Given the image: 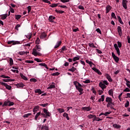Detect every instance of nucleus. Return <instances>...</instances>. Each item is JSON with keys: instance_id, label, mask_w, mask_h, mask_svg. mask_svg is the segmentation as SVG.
I'll use <instances>...</instances> for the list:
<instances>
[{"instance_id": "nucleus-15", "label": "nucleus", "mask_w": 130, "mask_h": 130, "mask_svg": "<svg viewBox=\"0 0 130 130\" xmlns=\"http://www.w3.org/2000/svg\"><path fill=\"white\" fill-rule=\"evenodd\" d=\"M92 70L94 71L95 73L98 74V75H102V73L99 70V69H97L96 68H92Z\"/></svg>"}, {"instance_id": "nucleus-5", "label": "nucleus", "mask_w": 130, "mask_h": 130, "mask_svg": "<svg viewBox=\"0 0 130 130\" xmlns=\"http://www.w3.org/2000/svg\"><path fill=\"white\" fill-rule=\"evenodd\" d=\"M8 44H12V45H16V44H21V42L18 41H10L7 42Z\"/></svg>"}, {"instance_id": "nucleus-22", "label": "nucleus", "mask_w": 130, "mask_h": 130, "mask_svg": "<svg viewBox=\"0 0 130 130\" xmlns=\"http://www.w3.org/2000/svg\"><path fill=\"white\" fill-rule=\"evenodd\" d=\"M34 49H36L38 51H40L41 50V46L37 45Z\"/></svg>"}, {"instance_id": "nucleus-41", "label": "nucleus", "mask_w": 130, "mask_h": 130, "mask_svg": "<svg viewBox=\"0 0 130 130\" xmlns=\"http://www.w3.org/2000/svg\"><path fill=\"white\" fill-rule=\"evenodd\" d=\"M57 111L59 112V113H62V112H64V109L58 108L57 109Z\"/></svg>"}, {"instance_id": "nucleus-57", "label": "nucleus", "mask_w": 130, "mask_h": 130, "mask_svg": "<svg viewBox=\"0 0 130 130\" xmlns=\"http://www.w3.org/2000/svg\"><path fill=\"white\" fill-rule=\"evenodd\" d=\"M103 84L104 85H106L107 86H108V85H109V83H108V81H107V80H104L103 81Z\"/></svg>"}, {"instance_id": "nucleus-6", "label": "nucleus", "mask_w": 130, "mask_h": 130, "mask_svg": "<svg viewBox=\"0 0 130 130\" xmlns=\"http://www.w3.org/2000/svg\"><path fill=\"white\" fill-rule=\"evenodd\" d=\"M0 84L1 85H2V86H4L5 87H6V89H7V90H11L12 89V86L8 85V84L3 82H0Z\"/></svg>"}, {"instance_id": "nucleus-25", "label": "nucleus", "mask_w": 130, "mask_h": 130, "mask_svg": "<svg viewBox=\"0 0 130 130\" xmlns=\"http://www.w3.org/2000/svg\"><path fill=\"white\" fill-rule=\"evenodd\" d=\"M2 81L3 82L8 83V82H14V81H15V79H3Z\"/></svg>"}, {"instance_id": "nucleus-63", "label": "nucleus", "mask_w": 130, "mask_h": 130, "mask_svg": "<svg viewBox=\"0 0 130 130\" xmlns=\"http://www.w3.org/2000/svg\"><path fill=\"white\" fill-rule=\"evenodd\" d=\"M52 76H58L59 75V73L58 72H56V73H52Z\"/></svg>"}, {"instance_id": "nucleus-32", "label": "nucleus", "mask_w": 130, "mask_h": 130, "mask_svg": "<svg viewBox=\"0 0 130 130\" xmlns=\"http://www.w3.org/2000/svg\"><path fill=\"white\" fill-rule=\"evenodd\" d=\"M108 94L110 96H113V89H110L108 91Z\"/></svg>"}, {"instance_id": "nucleus-29", "label": "nucleus", "mask_w": 130, "mask_h": 130, "mask_svg": "<svg viewBox=\"0 0 130 130\" xmlns=\"http://www.w3.org/2000/svg\"><path fill=\"white\" fill-rule=\"evenodd\" d=\"M7 17H8V14L6 13L1 16V19L2 20H6V19H7Z\"/></svg>"}, {"instance_id": "nucleus-7", "label": "nucleus", "mask_w": 130, "mask_h": 130, "mask_svg": "<svg viewBox=\"0 0 130 130\" xmlns=\"http://www.w3.org/2000/svg\"><path fill=\"white\" fill-rule=\"evenodd\" d=\"M114 47L116 51L118 56H119V55H120V50H119V48H118V46H117V44H115L114 45Z\"/></svg>"}, {"instance_id": "nucleus-61", "label": "nucleus", "mask_w": 130, "mask_h": 130, "mask_svg": "<svg viewBox=\"0 0 130 130\" xmlns=\"http://www.w3.org/2000/svg\"><path fill=\"white\" fill-rule=\"evenodd\" d=\"M83 83L85 84H89L90 83V79H87L85 81H83Z\"/></svg>"}, {"instance_id": "nucleus-53", "label": "nucleus", "mask_w": 130, "mask_h": 130, "mask_svg": "<svg viewBox=\"0 0 130 130\" xmlns=\"http://www.w3.org/2000/svg\"><path fill=\"white\" fill-rule=\"evenodd\" d=\"M14 104H15V103L14 102L9 101L8 106H13V105H14Z\"/></svg>"}, {"instance_id": "nucleus-18", "label": "nucleus", "mask_w": 130, "mask_h": 130, "mask_svg": "<svg viewBox=\"0 0 130 130\" xmlns=\"http://www.w3.org/2000/svg\"><path fill=\"white\" fill-rule=\"evenodd\" d=\"M16 87H17V88H24L25 85H24L23 83H20L16 84Z\"/></svg>"}, {"instance_id": "nucleus-49", "label": "nucleus", "mask_w": 130, "mask_h": 130, "mask_svg": "<svg viewBox=\"0 0 130 130\" xmlns=\"http://www.w3.org/2000/svg\"><path fill=\"white\" fill-rule=\"evenodd\" d=\"M25 62H26V63H34V61L26 60H25Z\"/></svg>"}, {"instance_id": "nucleus-43", "label": "nucleus", "mask_w": 130, "mask_h": 130, "mask_svg": "<svg viewBox=\"0 0 130 130\" xmlns=\"http://www.w3.org/2000/svg\"><path fill=\"white\" fill-rule=\"evenodd\" d=\"M80 60V57L79 56H76L73 58V61H76V60Z\"/></svg>"}, {"instance_id": "nucleus-38", "label": "nucleus", "mask_w": 130, "mask_h": 130, "mask_svg": "<svg viewBox=\"0 0 130 130\" xmlns=\"http://www.w3.org/2000/svg\"><path fill=\"white\" fill-rule=\"evenodd\" d=\"M55 12L57 14H63V13H64V11L62 10H57L56 9L55 10Z\"/></svg>"}, {"instance_id": "nucleus-11", "label": "nucleus", "mask_w": 130, "mask_h": 130, "mask_svg": "<svg viewBox=\"0 0 130 130\" xmlns=\"http://www.w3.org/2000/svg\"><path fill=\"white\" fill-rule=\"evenodd\" d=\"M117 29V32L119 36L120 37L122 36V29H121V27H120V26H118Z\"/></svg>"}, {"instance_id": "nucleus-10", "label": "nucleus", "mask_w": 130, "mask_h": 130, "mask_svg": "<svg viewBox=\"0 0 130 130\" xmlns=\"http://www.w3.org/2000/svg\"><path fill=\"white\" fill-rule=\"evenodd\" d=\"M112 9V7L110 5H107V6L106 7V14H108V13H109V12L111 11Z\"/></svg>"}, {"instance_id": "nucleus-8", "label": "nucleus", "mask_w": 130, "mask_h": 130, "mask_svg": "<svg viewBox=\"0 0 130 130\" xmlns=\"http://www.w3.org/2000/svg\"><path fill=\"white\" fill-rule=\"evenodd\" d=\"M31 54H33V55H35V56H37V55H39V56H41V55H42L41 53L37 52L36 49H32V52Z\"/></svg>"}, {"instance_id": "nucleus-26", "label": "nucleus", "mask_w": 130, "mask_h": 130, "mask_svg": "<svg viewBox=\"0 0 130 130\" xmlns=\"http://www.w3.org/2000/svg\"><path fill=\"white\" fill-rule=\"evenodd\" d=\"M77 70V68H75V67H72V68L71 69H70L68 70L69 72H72L73 73H74V72H75V71Z\"/></svg>"}, {"instance_id": "nucleus-56", "label": "nucleus", "mask_w": 130, "mask_h": 130, "mask_svg": "<svg viewBox=\"0 0 130 130\" xmlns=\"http://www.w3.org/2000/svg\"><path fill=\"white\" fill-rule=\"evenodd\" d=\"M31 36H32V34H29L28 35H27L26 36V38H28L29 39V40H30V39H31Z\"/></svg>"}, {"instance_id": "nucleus-16", "label": "nucleus", "mask_w": 130, "mask_h": 130, "mask_svg": "<svg viewBox=\"0 0 130 130\" xmlns=\"http://www.w3.org/2000/svg\"><path fill=\"white\" fill-rule=\"evenodd\" d=\"M99 86L102 89V90H104V89H106V87H107L106 85H105V84H104L103 83L101 82L99 83Z\"/></svg>"}, {"instance_id": "nucleus-51", "label": "nucleus", "mask_w": 130, "mask_h": 130, "mask_svg": "<svg viewBox=\"0 0 130 130\" xmlns=\"http://www.w3.org/2000/svg\"><path fill=\"white\" fill-rule=\"evenodd\" d=\"M42 1L44 3H46V4H49V5H51V3L50 2V1L48 0H42Z\"/></svg>"}, {"instance_id": "nucleus-37", "label": "nucleus", "mask_w": 130, "mask_h": 130, "mask_svg": "<svg viewBox=\"0 0 130 130\" xmlns=\"http://www.w3.org/2000/svg\"><path fill=\"white\" fill-rule=\"evenodd\" d=\"M20 77L22 78V79H23V80H24L25 81H27L28 80V78L22 74H20Z\"/></svg>"}, {"instance_id": "nucleus-2", "label": "nucleus", "mask_w": 130, "mask_h": 130, "mask_svg": "<svg viewBox=\"0 0 130 130\" xmlns=\"http://www.w3.org/2000/svg\"><path fill=\"white\" fill-rule=\"evenodd\" d=\"M106 102L108 104H107V108H109V106L111 105H114V103H113V100L111 98L107 97L106 98Z\"/></svg>"}, {"instance_id": "nucleus-9", "label": "nucleus", "mask_w": 130, "mask_h": 130, "mask_svg": "<svg viewBox=\"0 0 130 130\" xmlns=\"http://www.w3.org/2000/svg\"><path fill=\"white\" fill-rule=\"evenodd\" d=\"M112 56L116 62L117 63L119 61V58L115 55L114 52H112Z\"/></svg>"}, {"instance_id": "nucleus-13", "label": "nucleus", "mask_w": 130, "mask_h": 130, "mask_svg": "<svg viewBox=\"0 0 130 130\" xmlns=\"http://www.w3.org/2000/svg\"><path fill=\"white\" fill-rule=\"evenodd\" d=\"M82 110H84V111H90L91 109H92V108L91 107H90V106L89 107H83L82 108Z\"/></svg>"}, {"instance_id": "nucleus-44", "label": "nucleus", "mask_w": 130, "mask_h": 130, "mask_svg": "<svg viewBox=\"0 0 130 130\" xmlns=\"http://www.w3.org/2000/svg\"><path fill=\"white\" fill-rule=\"evenodd\" d=\"M9 61H10L9 63H10V66H13V64H14V61L13 60V58H10Z\"/></svg>"}, {"instance_id": "nucleus-14", "label": "nucleus", "mask_w": 130, "mask_h": 130, "mask_svg": "<svg viewBox=\"0 0 130 130\" xmlns=\"http://www.w3.org/2000/svg\"><path fill=\"white\" fill-rule=\"evenodd\" d=\"M39 108H40V107H39V106H36L34 107V108L33 109L34 114H35V113H36V112H38V110H39Z\"/></svg>"}, {"instance_id": "nucleus-23", "label": "nucleus", "mask_w": 130, "mask_h": 130, "mask_svg": "<svg viewBox=\"0 0 130 130\" xmlns=\"http://www.w3.org/2000/svg\"><path fill=\"white\" fill-rule=\"evenodd\" d=\"M35 93H38L39 95H41L43 92L40 89H37L35 90Z\"/></svg>"}, {"instance_id": "nucleus-27", "label": "nucleus", "mask_w": 130, "mask_h": 130, "mask_svg": "<svg viewBox=\"0 0 130 130\" xmlns=\"http://www.w3.org/2000/svg\"><path fill=\"white\" fill-rule=\"evenodd\" d=\"M63 117H66L67 120H70V117H69V114L67 113H64L63 114Z\"/></svg>"}, {"instance_id": "nucleus-64", "label": "nucleus", "mask_w": 130, "mask_h": 130, "mask_svg": "<svg viewBox=\"0 0 130 130\" xmlns=\"http://www.w3.org/2000/svg\"><path fill=\"white\" fill-rule=\"evenodd\" d=\"M96 31L98 33H99L100 34H102V32H101V30L100 29V28H97L96 29Z\"/></svg>"}, {"instance_id": "nucleus-3", "label": "nucleus", "mask_w": 130, "mask_h": 130, "mask_svg": "<svg viewBox=\"0 0 130 130\" xmlns=\"http://www.w3.org/2000/svg\"><path fill=\"white\" fill-rule=\"evenodd\" d=\"M127 3H128V1L127 0H122V6L125 10L127 9Z\"/></svg>"}, {"instance_id": "nucleus-34", "label": "nucleus", "mask_w": 130, "mask_h": 130, "mask_svg": "<svg viewBox=\"0 0 130 130\" xmlns=\"http://www.w3.org/2000/svg\"><path fill=\"white\" fill-rule=\"evenodd\" d=\"M30 115H32V114L31 113L25 114L23 115V117H24V118H27V117H29Z\"/></svg>"}, {"instance_id": "nucleus-1", "label": "nucleus", "mask_w": 130, "mask_h": 130, "mask_svg": "<svg viewBox=\"0 0 130 130\" xmlns=\"http://www.w3.org/2000/svg\"><path fill=\"white\" fill-rule=\"evenodd\" d=\"M73 84L74 86H75L76 89L78 90V91L80 93L79 95H82L83 94V91H84V89L82 88V87L83 86L78 81H74Z\"/></svg>"}, {"instance_id": "nucleus-60", "label": "nucleus", "mask_w": 130, "mask_h": 130, "mask_svg": "<svg viewBox=\"0 0 130 130\" xmlns=\"http://www.w3.org/2000/svg\"><path fill=\"white\" fill-rule=\"evenodd\" d=\"M27 9H28V14H29V13L31 12V10H32V8L31 7V6H28L27 7Z\"/></svg>"}, {"instance_id": "nucleus-45", "label": "nucleus", "mask_w": 130, "mask_h": 130, "mask_svg": "<svg viewBox=\"0 0 130 130\" xmlns=\"http://www.w3.org/2000/svg\"><path fill=\"white\" fill-rule=\"evenodd\" d=\"M117 43L118 44L117 46L118 47H119V48H120L122 46V44H121V42L118 41Z\"/></svg>"}, {"instance_id": "nucleus-42", "label": "nucleus", "mask_w": 130, "mask_h": 130, "mask_svg": "<svg viewBox=\"0 0 130 130\" xmlns=\"http://www.w3.org/2000/svg\"><path fill=\"white\" fill-rule=\"evenodd\" d=\"M124 106L126 108H127V107L129 106V102L128 101H126V103L124 104Z\"/></svg>"}, {"instance_id": "nucleus-47", "label": "nucleus", "mask_w": 130, "mask_h": 130, "mask_svg": "<svg viewBox=\"0 0 130 130\" xmlns=\"http://www.w3.org/2000/svg\"><path fill=\"white\" fill-rule=\"evenodd\" d=\"M87 117L88 118H89L90 119L95 117V115H92V114H90L89 115L87 116Z\"/></svg>"}, {"instance_id": "nucleus-33", "label": "nucleus", "mask_w": 130, "mask_h": 130, "mask_svg": "<svg viewBox=\"0 0 130 130\" xmlns=\"http://www.w3.org/2000/svg\"><path fill=\"white\" fill-rule=\"evenodd\" d=\"M60 4L58 3V4H53L52 5H51L50 6V7L51 8H56V7H57L58 6V5H59Z\"/></svg>"}, {"instance_id": "nucleus-36", "label": "nucleus", "mask_w": 130, "mask_h": 130, "mask_svg": "<svg viewBox=\"0 0 130 130\" xmlns=\"http://www.w3.org/2000/svg\"><path fill=\"white\" fill-rule=\"evenodd\" d=\"M113 127H114L115 128H120L121 126L119 125H118L117 124H114L113 125Z\"/></svg>"}, {"instance_id": "nucleus-30", "label": "nucleus", "mask_w": 130, "mask_h": 130, "mask_svg": "<svg viewBox=\"0 0 130 130\" xmlns=\"http://www.w3.org/2000/svg\"><path fill=\"white\" fill-rule=\"evenodd\" d=\"M118 22H119L120 24H121V25H123V22H122V20H121V18L120 16H117Z\"/></svg>"}, {"instance_id": "nucleus-35", "label": "nucleus", "mask_w": 130, "mask_h": 130, "mask_svg": "<svg viewBox=\"0 0 130 130\" xmlns=\"http://www.w3.org/2000/svg\"><path fill=\"white\" fill-rule=\"evenodd\" d=\"M55 85L53 84H50L49 86L47 87V89H55Z\"/></svg>"}, {"instance_id": "nucleus-54", "label": "nucleus", "mask_w": 130, "mask_h": 130, "mask_svg": "<svg viewBox=\"0 0 130 130\" xmlns=\"http://www.w3.org/2000/svg\"><path fill=\"white\" fill-rule=\"evenodd\" d=\"M30 82H33L34 83H36L37 82V80L35 78H31L30 79Z\"/></svg>"}, {"instance_id": "nucleus-55", "label": "nucleus", "mask_w": 130, "mask_h": 130, "mask_svg": "<svg viewBox=\"0 0 130 130\" xmlns=\"http://www.w3.org/2000/svg\"><path fill=\"white\" fill-rule=\"evenodd\" d=\"M78 9H79V10H85V8L82 5L78 6Z\"/></svg>"}, {"instance_id": "nucleus-58", "label": "nucleus", "mask_w": 130, "mask_h": 130, "mask_svg": "<svg viewBox=\"0 0 130 130\" xmlns=\"http://www.w3.org/2000/svg\"><path fill=\"white\" fill-rule=\"evenodd\" d=\"M40 42V40L39 39V38H37V40H36V44H39Z\"/></svg>"}, {"instance_id": "nucleus-21", "label": "nucleus", "mask_w": 130, "mask_h": 130, "mask_svg": "<svg viewBox=\"0 0 130 130\" xmlns=\"http://www.w3.org/2000/svg\"><path fill=\"white\" fill-rule=\"evenodd\" d=\"M106 77L109 82H112V79L111 78V76H110L109 74H106Z\"/></svg>"}, {"instance_id": "nucleus-24", "label": "nucleus", "mask_w": 130, "mask_h": 130, "mask_svg": "<svg viewBox=\"0 0 130 130\" xmlns=\"http://www.w3.org/2000/svg\"><path fill=\"white\" fill-rule=\"evenodd\" d=\"M39 66H41V67H44L47 70H48V67H47V65L45 64V63H39Z\"/></svg>"}, {"instance_id": "nucleus-59", "label": "nucleus", "mask_w": 130, "mask_h": 130, "mask_svg": "<svg viewBox=\"0 0 130 130\" xmlns=\"http://www.w3.org/2000/svg\"><path fill=\"white\" fill-rule=\"evenodd\" d=\"M35 60L37 62H42V60H40L39 58H35Z\"/></svg>"}, {"instance_id": "nucleus-20", "label": "nucleus", "mask_w": 130, "mask_h": 130, "mask_svg": "<svg viewBox=\"0 0 130 130\" xmlns=\"http://www.w3.org/2000/svg\"><path fill=\"white\" fill-rule=\"evenodd\" d=\"M61 45V41L57 42L56 45L54 46V48L56 49V48H58L59 46Z\"/></svg>"}, {"instance_id": "nucleus-31", "label": "nucleus", "mask_w": 130, "mask_h": 130, "mask_svg": "<svg viewBox=\"0 0 130 130\" xmlns=\"http://www.w3.org/2000/svg\"><path fill=\"white\" fill-rule=\"evenodd\" d=\"M86 62L87 63H88V64H89V66L91 67V68H92V64H93L94 66V63L93 62H92V61H89V60H86Z\"/></svg>"}, {"instance_id": "nucleus-40", "label": "nucleus", "mask_w": 130, "mask_h": 130, "mask_svg": "<svg viewBox=\"0 0 130 130\" xmlns=\"http://www.w3.org/2000/svg\"><path fill=\"white\" fill-rule=\"evenodd\" d=\"M9 101H5L4 103V104L2 105L3 107H5V106H9Z\"/></svg>"}, {"instance_id": "nucleus-17", "label": "nucleus", "mask_w": 130, "mask_h": 130, "mask_svg": "<svg viewBox=\"0 0 130 130\" xmlns=\"http://www.w3.org/2000/svg\"><path fill=\"white\" fill-rule=\"evenodd\" d=\"M41 129V130H48L49 129L48 126L46 125V124H45L42 126Z\"/></svg>"}, {"instance_id": "nucleus-12", "label": "nucleus", "mask_w": 130, "mask_h": 130, "mask_svg": "<svg viewBox=\"0 0 130 130\" xmlns=\"http://www.w3.org/2000/svg\"><path fill=\"white\" fill-rule=\"evenodd\" d=\"M53 20H55V17L53 16L52 15H50L49 17L48 20L49 21V22H51V23H53L54 22V21H53Z\"/></svg>"}, {"instance_id": "nucleus-48", "label": "nucleus", "mask_w": 130, "mask_h": 130, "mask_svg": "<svg viewBox=\"0 0 130 130\" xmlns=\"http://www.w3.org/2000/svg\"><path fill=\"white\" fill-rule=\"evenodd\" d=\"M88 45L90 47H92V48H96V46H95V45H94V43H91V44L89 43Z\"/></svg>"}, {"instance_id": "nucleus-46", "label": "nucleus", "mask_w": 130, "mask_h": 130, "mask_svg": "<svg viewBox=\"0 0 130 130\" xmlns=\"http://www.w3.org/2000/svg\"><path fill=\"white\" fill-rule=\"evenodd\" d=\"M21 17H22V16H21L20 15H15V19L16 20H19V19H21Z\"/></svg>"}, {"instance_id": "nucleus-50", "label": "nucleus", "mask_w": 130, "mask_h": 130, "mask_svg": "<svg viewBox=\"0 0 130 130\" xmlns=\"http://www.w3.org/2000/svg\"><path fill=\"white\" fill-rule=\"evenodd\" d=\"M20 27H21V25L19 24H17L15 26L16 30H17V31H19V28H20Z\"/></svg>"}, {"instance_id": "nucleus-52", "label": "nucleus", "mask_w": 130, "mask_h": 130, "mask_svg": "<svg viewBox=\"0 0 130 130\" xmlns=\"http://www.w3.org/2000/svg\"><path fill=\"white\" fill-rule=\"evenodd\" d=\"M111 17L112 18H114V19H116V15H115V13L114 12L111 13Z\"/></svg>"}, {"instance_id": "nucleus-19", "label": "nucleus", "mask_w": 130, "mask_h": 130, "mask_svg": "<svg viewBox=\"0 0 130 130\" xmlns=\"http://www.w3.org/2000/svg\"><path fill=\"white\" fill-rule=\"evenodd\" d=\"M46 36H47V35L44 32L41 34L40 38H41V39H43L44 38H46Z\"/></svg>"}, {"instance_id": "nucleus-4", "label": "nucleus", "mask_w": 130, "mask_h": 130, "mask_svg": "<svg viewBox=\"0 0 130 130\" xmlns=\"http://www.w3.org/2000/svg\"><path fill=\"white\" fill-rule=\"evenodd\" d=\"M43 112L46 115V118H47V117H50V115H51V114L49 112H48V110L44 108Z\"/></svg>"}, {"instance_id": "nucleus-39", "label": "nucleus", "mask_w": 130, "mask_h": 130, "mask_svg": "<svg viewBox=\"0 0 130 130\" xmlns=\"http://www.w3.org/2000/svg\"><path fill=\"white\" fill-rule=\"evenodd\" d=\"M39 105H40V106H42V107H47V106H48V103L40 104Z\"/></svg>"}, {"instance_id": "nucleus-28", "label": "nucleus", "mask_w": 130, "mask_h": 130, "mask_svg": "<svg viewBox=\"0 0 130 130\" xmlns=\"http://www.w3.org/2000/svg\"><path fill=\"white\" fill-rule=\"evenodd\" d=\"M41 114V112H39L37 113L35 117V120H37V119L38 118V117L40 116V115Z\"/></svg>"}, {"instance_id": "nucleus-62", "label": "nucleus", "mask_w": 130, "mask_h": 130, "mask_svg": "<svg viewBox=\"0 0 130 130\" xmlns=\"http://www.w3.org/2000/svg\"><path fill=\"white\" fill-rule=\"evenodd\" d=\"M123 92H130L129 88L126 87L125 89L123 90Z\"/></svg>"}]
</instances>
